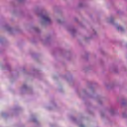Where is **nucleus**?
<instances>
[{
  "instance_id": "nucleus-2",
  "label": "nucleus",
  "mask_w": 127,
  "mask_h": 127,
  "mask_svg": "<svg viewBox=\"0 0 127 127\" xmlns=\"http://www.w3.org/2000/svg\"><path fill=\"white\" fill-rule=\"evenodd\" d=\"M120 30H123V27H118V30H120Z\"/></svg>"
},
{
  "instance_id": "nucleus-3",
  "label": "nucleus",
  "mask_w": 127,
  "mask_h": 127,
  "mask_svg": "<svg viewBox=\"0 0 127 127\" xmlns=\"http://www.w3.org/2000/svg\"><path fill=\"white\" fill-rule=\"evenodd\" d=\"M81 127H84V126H82Z\"/></svg>"
},
{
  "instance_id": "nucleus-1",
  "label": "nucleus",
  "mask_w": 127,
  "mask_h": 127,
  "mask_svg": "<svg viewBox=\"0 0 127 127\" xmlns=\"http://www.w3.org/2000/svg\"><path fill=\"white\" fill-rule=\"evenodd\" d=\"M43 19L45 20V21H50V18L47 16H44Z\"/></svg>"
}]
</instances>
